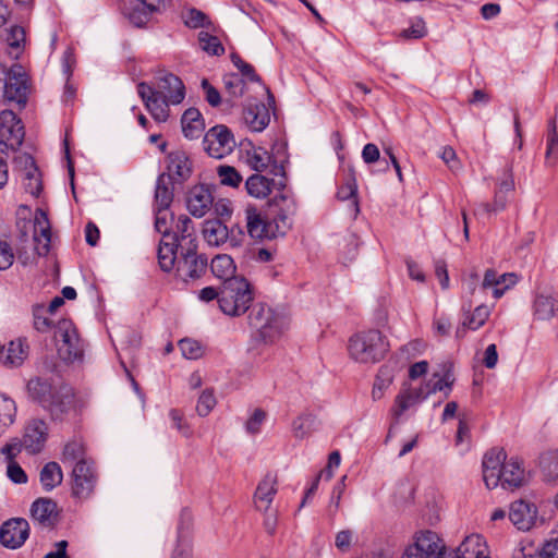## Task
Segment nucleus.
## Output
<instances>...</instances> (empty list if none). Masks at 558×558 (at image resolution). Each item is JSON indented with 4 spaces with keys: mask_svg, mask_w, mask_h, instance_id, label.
Returning <instances> with one entry per match:
<instances>
[{
    "mask_svg": "<svg viewBox=\"0 0 558 558\" xmlns=\"http://www.w3.org/2000/svg\"><path fill=\"white\" fill-rule=\"evenodd\" d=\"M272 206L279 211L271 221L263 218L262 214L254 206L245 208V221L247 233L253 239H272L284 235L291 228L292 217L296 213L295 199L284 193L276 195Z\"/></svg>",
    "mask_w": 558,
    "mask_h": 558,
    "instance_id": "nucleus-1",
    "label": "nucleus"
},
{
    "mask_svg": "<svg viewBox=\"0 0 558 558\" xmlns=\"http://www.w3.org/2000/svg\"><path fill=\"white\" fill-rule=\"evenodd\" d=\"M248 323L255 329L254 340L264 345L277 343L288 328L284 316L263 303H257L252 307Z\"/></svg>",
    "mask_w": 558,
    "mask_h": 558,
    "instance_id": "nucleus-2",
    "label": "nucleus"
},
{
    "mask_svg": "<svg viewBox=\"0 0 558 558\" xmlns=\"http://www.w3.org/2000/svg\"><path fill=\"white\" fill-rule=\"evenodd\" d=\"M26 388L29 398L39 402L53 418H61L71 409L73 396L68 388H54L39 377L28 380Z\"/></svg>",
    "mask_w": 558,
    "mask_h": 558,
    "instance_id": "nucleus-3",
    "label": "nucleus"
},
{
    "mask_svg": "<svg viewBox=\"0 0 558 558\" xmlns=\"http://www.w3.org/2000/svg\"><path fill=\"white\" fill-rule=\"evenodd\" d=\"M389 343L379 330L371 329L353 335L349 340V354L359 363L379 362L388 352Z\"/></svg>",
    "mask_w": 558,
    "mask_h": 558,
    "instance_id": "nucleus-4",
    "label": "nucleus"
},
{
    "mask_svg": "<svg viewBox=\"0 0 558 558\" xmlns=\"http://www.w3.org/2000/svg\"><path fill=\"white\" fill-rule=\"evenodd\" d=\"M253 302V292L245 278H229L221 283L220 310L228 316H241Z\"/></svg>",
    "mask_w": 558,
    "mask_h": 558,
    "instance_id": "nucleus-5",
    "label": "nucleus"
},
{
    "mask_svg": "<svg viewBox=\"0 0 558 558\" xmlns=\"http://www.w3.org/2000/svg\"><path fill=\"white\" fill-rule=\"evenodd\" d=\"M58 354L65 362L81 361L84 354V341L80 338L73 323L62 319L56 327Z\"/></svg>",
    "mask_w": 558,
    "mask_h": 558,
    "instance_id": "nucleus-6",
    "label": "nucleus"
},
{
    "mask_svg": "<svg viewBox=\"0 0 558 558\" xmlns=\"http://www.w3.org/2000/svg\"><path fill=\"white\" fill-rule=\"evenodd\" d=\"M208 260L204 254L197 253V247L187 246L180 250L177 260L175 277L185 282L199 279L207 270Z\"/></svg>",
    "mask_w": 558,
    "mask_h": 558,
    "instance_id": "nucleus-7",
    "label": "nucleus"
},
{
    "mask_svg": "<svg viewBox=\"0 0 558 558\" xmlns=\"http://www.w3.org/2000/svg\"><path fill=\"white\" fill-rule=\"evenodd\" d=\"M403 558H447V547L435 532L421 531L405 549Z\"/></svg>",
    "mask_w": 558,
    "mask_h": 558,
    "instance_id": "nucleus-8",
    "label": "nucleus"
},
{
    "mask_svg": "<svg viewBox=\"0 0 558 558\" xmlns=\"http://www.w3.org/2000/svg\"><path fill=\"white\" fill-rule=\"evenodd\" d=\"M203 145L210 157L221 159L233 151L235 141L231 131L226 125L219 124L207 131Z\"/></svg>",
    "mask_w": 558,
    "mask_h": 558,
    "instance_id": "nucleus-9",
    "label": "nucleus"
},
{
    "mask_svg": "<svg viewBox=\"0 0 558 558\" xmlns=\"http://www.w3.org/2000/svg\"><path fill=\"white\" fill-rule=\"evenodd\" d=\"M514 190V180L510 168H507L502 178L499 180L495 192L493 204L480 203L474 208V216L477 218H489L493 214H498L507 207L508 194Z\"/></svg>",
    "mask_w": 558,
    "mask_h": 558,
    "instance_id": "nucleus-10",
    "label": "nucleus"
},
{
    "mask_svg": "<svg viewBox=\"0 0 558 558\" xmlns=\"http://www.w3.org/2000/svg\"><path fill=\"white\" fill-rule=\"evenodd\" d=\"M98 480L94 461H81L72 468V493L76 498L87 499L94 493Z\"/></svg>",
    "mask_w": 558,
    "mask_h": 558,
    "instance_id": "nucleus-11",
    "label": "nucleus"
},
{
    "mask_svg": "<svg viewBox=\"0 0 558 558\" xmlns=\"http://www.w3.org/2000/svg\"><path fill=\"white\" fill-rule=\"evenodd\" d=\"M29 93L28 76L21 64H13L7 73L4 98L25 106Z\"/></svg>",
    "mask_w": 558,
    "mask_h": 558,
    "instance_id": "nucleus-12",
    "label": "nucleus"
},
{
    "mask_svg": "<svg viewBox=\"0 0 558 558\" xmlns=\"http://www.w3.org/2000/svg\"><path fill=\"white\" fill-rule=\"evenodd\" d=\"M25 131L22 120L12 110L0 112V145L17 149L24 140Z\"/></svg>",
    "mask_w": 558,
    "mask_h": 558,
    "instance_id": "nucleus-13",
    "label": "nucleus"
},
{
    "mask_svg": "<svg viewBox=\"0 0 558 558\" xmlns=\"http://www.w3.org/2000/svg\"><path fill=\"white\" fill-rule=\"evenodd\" d=\"M247 161L257 172L267 171L275 177L284 175V163L287 162L284 154H282V156L270 155L264 148L258 147L254 148L253 151L248 154Z\"/></svg>",
    "mask_w": 558,
    "mask_h": 558,
    "instance_id": "nucleus-14",
    "label": "nucleus"
},
{
    "mask_svg": "<svg viewBox=\"0 0 558 558\" xmlns=\"http://www.w3.org/2000/svg\"><path fill=\"white\" fill-rule=\"evenodd\" d=\"M137 93L145 104L146 109L157 122H165L169 117L168 99L158 94L154 87L145 82L137 85Z\"/></svg>",
    "mask_w": 558,
    "mask_h": 558,
    "instance_id": "nucleus-15",
    "label": "nucleus"
},
{
    "mask_svg": "<svg viewBox=\"0 0 558 558\" xmlns=\"http://www.w3.org/2000/svg\"><path fill=\"white\" fill-rule=\"evenodd\" d=\"M507 453L502 448H493L483 458V480L488 489L496 488L501 482V469Z\"/></svg>",
    "mask_w": 558,
    "mask_h": 558,
    "instance_id": "nucleus-16",
    "label": "nucleus"
},
{
    "mask_svg": "<svg viewBox=\"0 0 558 558\" xmlns=\"http://www.w3.org/2000/svg\"><path fill=\"white\" fill-rule=\"evenodd\" d=\"M28 535L29 524L25 519H10L0 529V543L7 548L16 549L25 543Z\"/></svg>",
    "mask_w": 558,
    "mask_h": 558,
    "instance_id": "nucleus-17",
    "label": "nucleus"
},
{
    "mask_svg": "<svg viewBox=\"0 0 558 558\" xmlns=\"http://www.w3.org/2000/svg\"><path fill=\"white\" fill-rule=\"evenodd\" d=\"M35 251L39 256H46L50 251L51 226L47 213L38 208L34 215V234Z\"/></svg>",
    "mask_w": 558,
    "mask_h": 558,
    "instance_id": "nucleus-18",
    "label": "nucleus"
},
{
    "mask_svg": "<svg viewBox=\"0 0 558 558\" xmlns=\"http://www.w3.org/2000/svg\"><path fill=\"white\" fill-rule=\"evenodd\" d=\"M48 436L47 424L41 420H32L25 427L23 439L17 441L21 449H25L29 453L41 451Z\"/></svg>",
    "mask_w": 558,
    "mask_h": 558,
    "instance_id": "nucleus-19",
    "label": "nucleus"
},
{
    "mask_svg": "<svg viewBox=\"0 0 558 558\" xmlns=\"http://www.w3.org/2000/svg\"><path fill=\"white\" fill-rule=\"evenodd\" d=\"M518 282V276L514 272H506L498 275L494 269L485 271L483 281L481 282V290H493V296L500 299L506 291L514 287Z\"/></svg>",
    "mask_w": 558,
    "mask_h": 558,
    "instance_id": "nucleus-20",
    "label": "nucleus"
},
{
    "mask_svg": "<svg viewBox=\"0 0 558 558\" xmlns=\"http://www.w3.org/2000/svg\"><path fill=\"white\" fill-rule=\"evenodd\" d=\"M447 558H490L486 544L478 534L466 536L463 542L451 551L447 550Z\"/></svg>",
    "mask_w": 558,
    "mask_h": 558,
    "instance_id": "nucleus-21",
    "label": "nucleus"
},
{
    "mask_svg": "<svg viewBox=\"0 0 558 558\" xmlns=\"http://www.w3.org/2000/svg\"><path fill=\"white\" fill-rule=\"evenodd\" d=\"M155 90L168 99L171 105L180 104L185 96L184 84L172 73H165L158 76Z\"/></svg>",
    "mask_w": 558,
    "mask_h": 558,
    "instance_id": "nucleus-22",
    "label": "nucleus"
},
{
    "mask_svg": "<svg viewBox=\"0 0 558 558\" xmlns=\"http://www.w3.org/2000/svg\"><path fill=\"white\" fill-rule=\"evenodd\" d=\"M536 514V507L521 499L511 504L509 519L518 530L529 531L535 523Z\"/></svg>",
    "mask_w": 558,
    "mask_h": 558,
    "instance_id": "nucleus-23",
    "label": "nucleus"
},
{
    "mask_svg": "<svg viewBox=\"0 0 558 558\" xmlns=\"http://www.w3.org/2000/svg\"><path fill=\"white\" fill-rule=\"evenodd\" d=\"M213 205V195L208 187L195 185L189 191L186 197L187 210L194 217L201 218L206 215Z\"/></svg>",
    "mask_w": 558,
    "mask_h": 558,
    "instance_id": "nucleus-24",
    "label": "nucleus"
},
{
    "mask_svg": "<svg viewBox=\"0 0 558 558\" xmlns=\"http://www.w3.org/2000/svg\"><path fill=\"white\" fill-rule=\"evenodd\" d=\"M471 301L468 306L465 304L462 306L464 318L462 326L457 329V337H463L465 329L477 330L486 323L490 316L492 308L485 304L477 305L473 312H471Z\"/></svg>",
    "mask_w": 558,
    "mask_h": 558,
    "instance_id": "nucleus-25",
    "label": "nucleus"
},
{
    "mask_svg": "<svg viewBox=\"0 0 558 558\" xmlns=\"http://www.w3.org/2000/svg\"><path fill=\"white\" fill-rule=\"evenodd\" d=\"M170 240L184 250L187 246L197 247V238L193 221L185 215L179 216L175 227L171 229Z\"/></svg>",
    "mask_w": 558,
    "mask_h": 558,
    "instance_id": "nucleus-26",
    "label": "nucleus"
},
{
    "mask_svg": "<svg viewBox=\"0 0 558 558\" xmlns=\"http://www.w3.org/2000/svg\"><path fill=\"white\" fill-rule=\"evenodd\" d=\"M533 316L537 320H550L558 314V298L546 291H538L533 300Z\"/></svg>",
    "mask_w": 558,
    "mask_h": 558,
    "instance_id": "nucleus-27",
    "label": "nucleus"
},
{
    "mask_svg": "<svg viewBox=\"0 0 558 558\" xmlns=\"http://www.w3.org/2000/svg\"><path fill=\"white\" fill-rule=\"evenodd\" d=\"M243 120L253 132L264 131L270 122V112L263 102L248 104L243 110Z\"/></svg>",
    "mask_w": 558,
    "mask_h": 558,
    "instance_id": "nucleus-28",
    "label": "nucleus"
},
{
    "mask_svg": "<svg viewBox=\"0 0 558 558\" xmlns=\"http://www.w3.org/2000/svg\"><path fill=\"white\" fill-rule=\"evenodd\" d=\"M28 344L25 339H16L1 348L0 363L8 367L21 366L28 356Z\"/></svg>",
    "mask_w": 558,
    "mask_h": 558,
    "instance_id": "nucleus-29",
    "label": "nucleus"
},
{
    "mask_svg": "<svg viewBox=\"0 0 558 558\" xmlns=\"http://www.w3.org/2000/svg\"><path fill=\"white\" fill-rule=\"evenodd\" d=\"M21 452V445L19 442L7 444L0 450V457H3L4 461L8 462L7 475L15 484H25L27 482V475L19 463L14 461V458Z\"/></svg>",
    "mask_w": 558,
    "mask_h": 558,
    "instance_id": "nucleus-30",
    "label": "nucleus"
},
{
    "mask_svg": "<svg viewBox=\"0 0 558 558\" xmlns=\"http://www.w3.org/2000/svg\"><path fill=\"white\" fill-rule=\"evenodd\" d=\"M277 477L272 474H266L258 483L254 495L256 509L268 511L277 494Z\"/></svg>",
    "mask_w": 558,
    "mask_h": 558,
    "instance_id": "nucleus-31",
    "label": "nucleus"
},
{
    "mask_svg": "<svg viewBox=\"0 0 558 558\" xmlns=\"http://www.w3.org/2000/svg\"><path fill=\"white\" fill-rule=\"evenodd\" d=\"M424 389H403L395 399V405L391 409V413L396 421L410 408L416 403L425 400Z\"/></svg>",
    "mask_w": 558,
    "mask_h": 558,
    "instance_id": "nucleus-32",
    "label": "nucleus"
},
{
    "mask_svg": "<svg viewBox=\"0 0 558 558\" xmlns=\"http://www.w3.org/2000/svg\"><path fill=\"white\" fill-rule=\"evenodd\" d=\"M202 233L205 242L210 246L226 244L229 238L228 227L219 219L204 221Z\"/></svg>",
    "mask_w": 558,
    "mask_h": 558,
    "instance_id": "nucleus-33",
    "label": "nucleus"
},
{
    "mask_svg": "<svg viewBox=\"0 0 558 558\" xmlns=\"http://www.w3.org/2000/svg\"><path fill=\"white\" fill-rule=\"evenodd\" d=\"M181 124L184 136L190 140L198 138L205 129L202 113L196 108H189L184 111Z\"/></svg>",
    "mask_w": 558,
    "mask_h": 558,
    "instance_id": "nucleus-34",
    "label": "nucleus"
},
{
    "mask_svg": "<svg viewBox=\"0 0 558 558\" xmlns=\"http://www.w3.org/2000/svg\"><path fill=\"white\" fill-rule=\"evenodd\" d=\"M501 485L504 488H517L522 485L524 478V470L517 458H510L502 464Z\"/></svg>",
    "mask_w": 558,
    "mask_h": 558,
    "instance_id": "nucleus-35",
    "label": "nucleus"
},
{
    "mask_svg": "<svg viewBox=\"0 0 558 558\" xmlns=\"http://www.w3.org/2000/svg\"><path fill=\"white\" fill-rule=\"evenodd\" d=\"M32 519L48 526L51 525L57 514V504L49 498H38L31 508Z\"/></svg>",
    "mask_w": 558,
    "mask_h": 558,
    "instance_id": "nucleus-36",
    "label": "nucleus"
},
{
    "mask_svg": "<svg viewBox=\"0 0 558 558\" xmlns=\"http://www.w3.org/2000/svg\"><path fill=\"white\" fill-rule=\"evenodd\" d=\"M180 246L172 240L170 242L161 239L158 247V263L163 271H171L177 266Z\"/></svg>",
    "mask_w": 558,
    "mask_h": 558,
    "instance_id": "nucleus-37",
    "label": "nucleus"
},
{
    "mask_svg": "<svg viewBox=\"0 0 558 558\" xmlns=\"http://www.w3.org/2000/svg\"><path fill=\"white\" fill-rule=\"evenodd\" d=\"M318 420L311 412H303L292 422V434L296 439H304L318 428Z\"/></svg>",
    "mask_w": 558,
    "mask_h": 558,
    "instance_id": "nucleus-38",
    "label": "nucleus"
},
{
    "mask_svg": "<svg viewBox=\"0 0 558 558\" xmlns=\"http://www.w3.org/2000/svg\"><path fill=\"white\" fill-rule=\"evenodd\" d=\"M337 197L340 201L349 202V210L353 217H356L360 213L359 202H357V184L355 178L350 175L345 183L342 184L338 192Z\"/></svg>",
    "mask_w": 558,
    "mask_h": 558,
    "instance_id": "nucleus-39",
    "label": "nucleus"
},
{
    "mask_svg": "<svg viewBox=\"0 0 558 558\" xmlns=\"http://www.w3.org/2000/svg\"><path fill=\"white\" fill-rule=\"evenodd\" d=\"M210 269L215 277L225 280L229 278H238L234 276L235 264L231 256L219 254L211 259Z\"/></svg>",
    "mask_w": 558,
    "mask_h": 558,
    "instance_id": "nucleus-40",
    "label": "nucleus"
},
{
    "mask_svg": "<svg viewBox=\"0 0 558 558\" xmlns=\"http://www.w3.org/2000/svg\"><path fill=\"white\" fill-rule=\"evenodd\" d=\"M90 460L86 457L85 446L81 440L73 439L65 444L61 457L63 464L73 466L75 463H81V461Z\"/></svg>",
    "mask_w": 558,
    "mask_h": 558,
    "instance_id": "nucleus-41",
    "label": "nucleus"
},
{
    "mask_svg": "<svg viewBox=\"0 0 558 558\" xmlns=\"http://www.w3.org/2000/svg\"><path fill=\"white\" fill-rule=\"evenodd\" d=\"M63 474L57 462H48L39 474L40 483L45 490H52L62 483Z\"/></svg>",
    "mask_w": 558,
    "mask_h": 558,
    "instance_id": "nucleus-42",
    "label": "nucleus"
},
{
    "mask_svg": "<svg viewBox=\"0 0 558 558\" xmlns=\"http://www.w3.org/2000/svg\"><path fill=\"white\" fill-rule=\"evenodd\" d=\"M272 180L262 175L252 174L245 182L247 193L255 198H265L271 191Z\"/></svg>",
    "mask_w": 558,
    "mask_h": 558,
    "instance_id": "nucleus-43",
    "label": "nucleus"
},
{
    "mask_svg": "<svg viewBox=\"0 0 558 558\" xmlns=\"http://www.w3.org/2000/svg\"><path fill=\"white\" fill-rule=\"evenodd\" d=\"M168 169L172 175H175L181 180H185L191 174V162L184 153H172L169 156Z\"/></svg>",
    "mask_w": 558,
    "mask_h": 558,
    "instance_id": "nucleus-44",
    "label": "nucleus"
},
{
    "mask_svg": "<svg viewBox=\"0 0 558 558\" xmlns=\"http://www.w3.org/2000/svg\"><path fill=\"white\" fill-rule=\"evenodd\" d=\"M16 416V404L14 400L0 395V436L11 426Z\"/></svg>",
    "mask_w": 558,
    "mask_h": 558,
    "instance_id": "nucleus-45",
    "label": "nucleus"
},
{
    "mask_svg": "<svg viewBox=\"0 0 558 558\" xmlns=\"http://www.w3.org/2000/svg\"><path fill=\"white\" fill-rule=\"evenodd\" d=\"M168 181L169 179L165 174H161L157 180L155 191L156 209H168L173 201V193Z\"/></svg>",
    "mask_w": 558,
    "mask_h": 558,
    "instance_id": "nucleus-46",
    "label": "nucleus"
},
{
    "mask_svg": "<svg viewBox=\"0 0 558 558\" xmlns=\"http://www.w3.org/2000/svg\"><path fill=\"white\" fill-rule=\"evenodd\" d=\"M198 41L201 48L209 54L221 56L225 53V48L218 37L213 36L207 32H199Z\"/></svg>",
    "mask_w": 558,
    "mask_h": 558,
    "instance_id": "nucleus-47",
    "label": "nucleus"
},
{
    "mask_svg": "<svg viewBox=\"0 0 558 558\" xmlns=\"http://www.w3.org/2000/svg\"><path fill=\"white\" fill-rule=\"evenodd\" d=\"M433 377L435 383L433 384L432 388H428L426 391L424 390L425 398L437 391H445V395L447 397L451 390V386L454 380L452 374L448 371L444 375L435 373L433 374Z\"/></svg>",
    "mask_w": 558,
    "mask_h": 558,
    "instance_id": "nucleus-48",
    "label": "nucleus"
},
{
    "mask_svg": "<svg viewBox=\"0 0 558 558\" xmlns=\"http://www.w3.org/2000/svg\"><path fill=\"white\" fill-rule=\"evenodd\" d=\"M154 13H158V12L149 11L147 8L137 3V5L129 9L125 12V15L133 25H135L137 27H142L149 22V19L151 16V14H154Z\"/></svg>",
    "mask_w": 558,
    "mask_h": 558,
    "instance_id": "nucleus-49",
    "label": "nucleus"
},
{
    "mask_svg": "<svg viewBox=\"0 0 558 558\" xmlns=\"http://www.w3.org/2000/svg\"><path fill=\"white\" fill-rule=\"evenodd\" d=\"M184 24L190 28H201V27H210L211 22L208 16L197 10V9H189L184 15Z\"/></svg>",
    "mask_w": 558,
    "mask_h": 558,
    "instance_id": "nucleus-50",
    "label": "nucleus"
},
{
    "mask_svg": "<svg viewBox=\"0 0 558 558\" xmlns=\"http://www.w3.org/2000/svg\"><path fill=\"white\" fill-rule=\"evenodd\" d=\"M23 186L27 193L37 197L43 189L41 178L38 168L23 174Z\"/></svg>",
    "mask_w": 558,
    "mask_h": 558,
    "instance_id": "nucleus-51",
    "label": "nucleus"
},
{
    "mask_svg": "<svg viewBox=\"0 0 558 558\" xmlns=\"http://www.w3.org/2000/svg\"><path fill=\"white\" fill-rule=\"evenodd\" d=\"M217 173L222 185L238 187L242 182V177L234 167L219 166Z\"/></svg>",
    "mask_w": 558,
    "mask_h": 558,
    "instance_id": "nucleus-52",
    "label": "nucleus"
},
{
    "mask_svg": "<svg viewBox=\"0 0 558 558\" xmlns=\"http://www.w3.org/2000/svg\"><path fill=\"white\" fill-rule=\"evenodd\" d=\"M547 149H546V160L549 162L551 156H554V162L557 159V147H558V131L557 123L555 119H551L548 124V134H547Z\"/></svg>",
    "mask_w": 558,
    "mask_h": 558,
    "instance_id": "nucleus-53",
    "label": "nucleus"
},
{
    "mask_svg": "<svg viewBox=\"0 0 558 558\" xmlns=\"http://www.w3.org/2000/svg\"><path fill=\"white\" fill-rule=\"evenodd\" d=\"M425 22L421 17H415L411 21L409 28L401 31L399 36L403 39H420L426 35Z\"/></svg>",
    "mask_w": 558,
    "mask_h": 558,
    "instance_id": "nucleus-54",
    "label": "nucleus"
},
{
    "mask_svg": "<svg viewBox=\"0 0 558 558\" xmlns=\"http://www.w3.org/2000/svg\"><path fill=\"white\" fill-rule=\"evenodd\" d=\"M47 310L44 305L33 307L34 327L37 331L46 332L51 328V320L47 317Z\"/></svg>",
    "mask_w": 558,
    "mask_h": 558,
    "instance_id": "nucleus-55",
    "label": "nucleus"
},
{
    "mask_svg": "<svg viewBox=\"0 0 558 558\" xmlns=\"http://www.w3.org/2000/svg\"><path fill=\"white\" fill-rule=\"evenodd\" d=\"M179 347L183 356L189 360H196L203 355V348L196 340L183 339L179 342Z\"/></svg>",
    "mask_w": 558,
    "mask_h": 558,
    "instance_id": "nucleus-56",
    "label": "nucleus"
},
{
    "mask_svg": "<svg viewBox=\"0 0 558 558\" xmlns=\"http://www.w3.org/2000/svg\"><path fill=\"white\" fill-rule=\"evenodd\" d=\"M216 405V398L213 390L206 389L202 392L196 404V411L201 416H207Z\"/></svg>",
    "mask_w": 558,
    "mask_h": 558,
    "instance_id": "nucleus-57",
    "label": "nucleus"
},
{
    "mask_svg": "<svg viewBox=\"0 0 558 558\" xmlns=\"http://www.w3.org/2000/svg\"><path fill=\"white\" fill-rule=\"evenodd\" d=\"M225 86L232 97L239 98L244 94L245 83L243 78L236 74L226 76Z\"/></svg>",
    "mask_w": 558,
    "mask_h": 558,
    "instance_id": "nucleus-58",
    "label": "nucleus"
},
{
    "mask_svg": "<svg viewBox=\"0 0 558 558\" xmlns=\"http://www.w3.org/2000/svg\"><path fill=\"white\" fill-rule=\"evenodd\" d=\"M155 215V229L162 234L163 239H168L171 235V228L168 226V209H156Z\"/></svg>",
    "mask_w": 558,
    "mask_h": 558,
    "instance_id": "nucleus-59",
    "label": "nucleus"
},
{
    "mask_svg": "<svg viewBox=\"0 0 558 558\" xmlns=\"http://www.w3.org/2000/svg\"><path fill=\"white\" fill-rule=\"evenodd\" d=\"M266 418L265 411L255 409L252 415L248 417L245 424L246 432L255 435L260 432V427Z\"/></svg>",
    "mask_w": 558,
    "mask_h": 558,
    "instance_id": "nucleus-60",
    "label": "nucleus"
},
{
    "mask_svg": "<svg viewBox=\"0 0 558 558\" xmlns=\"http://www.w3.org/2000/svg\"><path fill=\"white\" fill-rule=\"evenodd\" d=\"M541 465L546 481H555L558 477V457L543 458Z\"/></svg>",
    "mask_w": 558,
    "mask_h": 558,
    "instance_id": "nucleus-61",
    "label": "nucleus"
},
{
    "mask_svg": "<svg viewBox=\"0 0 558 558\" xmlns=\"http://www.w3.org/2000/svg\"><path fill=\"white\" fill-rule=\"evenodd\" d=\"M232 63L239 69L243 76L250 81H259L258 75L255 73L253 66L241 59L236 53L231 54Z\"/></svg>",
    "mask_w": 558,
    "mask_h": 558,
    "instance_id": "nucleus-62",
    "label": "nucleus"
},
{
    "mask_svg": "<svg viewBox=\"0 0 558 558\" xmlns=\"http://www.w3.org/2000/svg\"><path fill=\"white\" fill-rule=\"evenodd\" d=\"M24 40L25 32L23 27L14 25L8 31L7 41L12 49H20L21 44L24 43Z\"/></svg>",
    "mask_w": 558,
    "mask_h": 558,
    "instance_id": "nucleus-63",
    "label": "nucleus"
},
{
    "mask_svg": "<svg viewBox=\"0 0 558 558\" xmlns=\"http://www.w3.org/2000/svg\"><path fill=\"white\" fill-rule=\"evenodd\" d=\"M535 556L538 558H558V538L546 542Z\"/></svg>",
    "mask_w": 558,
    "mask_h": 558,
    "instance_id": "nucleus-64",
    "label": "nucleus"
}]
</instances>
